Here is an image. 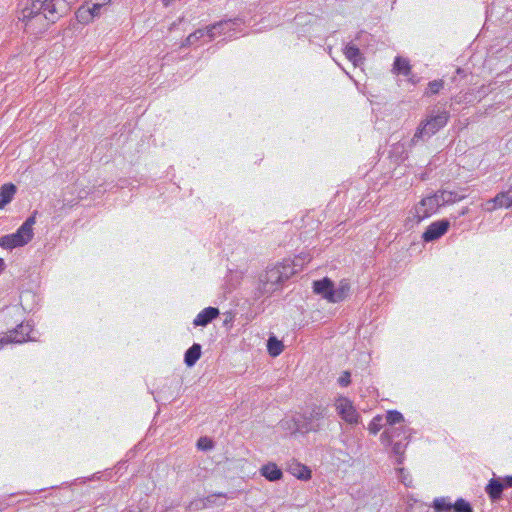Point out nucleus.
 I'll use <instances>...</instances> for the list:
<instances>
[{
  "instance_id": "36",
  "label": "nucleus",
  "mask_w": 512,
  "mask_h": 512,
  "mask_svg": "<svg viewBox=\"0 0 512 512\" xmlns=\"http://www.w3.org/2000/svg\"><path fill=\"white\" fill-rule=\"evenodd\" d=\"M351 373L349 371H344L342 375L338 379V383L342 387H347L351 383Z\"/></svg>"
},
{
  "instance_id": "2",
  "label": "nucleus",
  "mask_w": 512,
  "mask_h": 512,
  "mask_svg": "<svg viewBox=\"0 0 512 512\" xmlns=\"http://www.w3.org/2000/svg\"><path fill=\"white\" fill-rule=\"evenodd\" d=\"M36 222V212L29 216L15 233L0 237V247L12 250L29 243L33 238V225Z\"/></svg>"
},
{
  "instance_id": "34",
  "label": "nucleus",
  "mask_w": 512,
  "mask_h": 512,
  "mask_svg": "<svg viewBox=\"0 0 512 512\" xmlns=\"http://www.w3.org/2000/svg\"><path fill=\"white\" fill-rule=\"evenodd\" d=\"M431 507L421 502L415 501L410 505L408 512H430Z\"/></svg>"
},
{
  "instance_id": "6",
  "label": "nucleus",
  "mask_w": 512,
  "mask_h": 512,
  "mask_svg": "<svg viewBox=\"0 0 512 512\" xmlns=\"http://www.w3.org/2000/svg\"><path fill=\"white\" fill-rule=\"evenodd\" d=\"M32 328L29 323H21L15 329L4 335H0V350L4 349L7 344L23 343L34 338L30 335Z\"/></svg>"
},
{
  "instance_id": "20",
  "label": "nucleus",
  "mask_w": 512,
  "mask_h": 512,
  "mask_svg": "<svg viewBox=\"0 0 512 512\" xmlns=\"http://www.w3.org/2000/svg\"><path fill=\"white\" fill-rule=\"evenodd\" d=\"M261 475L269 481H278L283 477V472L274 463H268L261 468Z\"/></svg>"
},
{
  "instance_id": "7",
  "label": "nucleus",
  "mask_w": 512,
  "mask_h": 512,
  "mask_svg": "<svg viewBox=\"0 0 512 512\" xmlns=\"http://www.w3.org/2000/svg\"><path fill=\"white\" fill-rule=\"evenodd\" d=\"M440 207H442V205L440 204L437 192L431 196L423 198L415 207L417 222L430 217L432 214L436 213Z\"/></svg>"
},
{
  "instance_id": "13",
  "label": "nucleus",
  "mask_w": 512,
  "mask_h": 512,
  "mask_svg": "<svg viewBox=\"0 0 512 512\" xmlns=\"http://www.w3.org/2000/svg\"><path fill=\"white\" fill-rule=\"evenodd\" d=\"M334 283L331 279L325 277L322 280L314 281L313 290L316 294L322 295L323 298L332 303V292Z\"/></svg>"
},
{
  "instance_id": "25",
  "label": "nucleus",
  "mask_w": 512,
  "mask_h": 512,
  "mask_svg": "<svg viewBox=\"0 0 512 512\" xmlns=\"http://www.w3.org/2000/svg\"><path fill=\"white\" fill-rule=\"evenodd\" d=\"M452 507L453 503H451L448 497L436 498L433 502V512H449L452 510Z\"/></svg>"
},
{
  "instance_id": "44",
  "label": "nucleus",
  "mask_w": 512,
  "mask_h": 512,
  "mask_svg": "<svg viewBox=\"0 0 512 512\" xmlns=\"http://www.w3.org/2000/svg\"><path fill=\"white\" fill-rule=\"evenodd\" d=\"M162 3H163V5H164V6H166V7H167V6H169V5H170L171 0H162Z\"/></svg>"
},
{
  "instance_id": "15",
  "label": "nucleus",
  "mask_w": 512,
  "mask_h": 512,
  "mask_svg": "<svg viewBox=\"0 0 512 512\" xmlns=\"http://www.w3.org/2000/svg\"><path fill=\"white\" fill-rule=\"evenodd\" d=\"M288 471L300 480L307 481L311 479V470L304 464L295 460L288 464Z\"/></svg>"
},
{
  "instance_id": "1",
  "label": "nucleus",
  "mask_w": 512,
  "mask_h": 512,
  "mask_svg": "<svg viewBox=\"0 0 512 512\" xmlns=\"http://www.w3.org/2000/svg\"><path fill=\"white\" fill-rule=\"evenodd\" d=\"M292 268L285 267L282 262L268 266L259 274L256 287L257 297H269L274 292L282 289L284 283L292 277Z\"/></svg>"
},
{
  "instance_id": "31",
  "label": "nucleus",
  "mask_w": 512,
  "mask_h": 512,
  "mask_svg": "<svg viewBox=\"0 0 512 512\" xmlns=\"http://www.w3.org/2000/svg\"><path fill=\"white\" fill-rule=\"evenodd\" d=\"M206 34L205 29H198L195 32L191 33L185 40V45H193L197 40L204 37Z\"/></svg>"
},
{
  "instance_id": "4",
  "label": "nucleus",
  "mask_w": 512,
  "mask_h": 512,
  "mask_svg": "<svg viewBox=\"0 0 512 512\" xmlns=\"http://www.w3.org/2000/svg\"><path fill=\"white\" fill-rule=\"evenodd\" d=\"M325 408L320 405H313L309 413H297L300 425V434L318 432L322 429V422L325 417Z\"/></svg>"
},
{
  "instance_id": "45",
  "label": "nucleus",
  "mask_w": 512,
  "mask_h": 512,
  "mask_svg": "<svg viewBox=\"0 0 512 512\" xmlns=\"http://www.w3.org/2000/svg\"><path fill=\"white\" fill-rule=\"evenodd\" d=\"M270 355H271V356H273V357H276V356H278L279 354L273 353V354H270Z\"/></svg>"
},
{
  "instance_id": "11",
  "label": "nucleus",
  "mask_w": 512,
  "mask_h": 512,
  "mask_svg": "<svg viewBox=\"0 0 512 512\" xmlns=\"http://www.w3.org/2000/svg\"><path fill=\"white\" fill-rule=\"evenodd\" d=\"M512 206V189L498 193L494 198L485 203V210L494 211L499 208H509Z\"/></svg>"
},
{
  "instance_id": "17",
  "label": "nucleus",
  "mask_w": 512,
  "mask_h": 512,
  "mask_svg": "<svg viewBox=\"0 0 512 512\" xmlns=\"http://www.w3.org/2000/svg\"><path fill=\"white\" fill-rule=\"evenodd\" d=\"M278 425L282 430L288 432L291 435H295L297 433L300 434V425L297 414L290 417H285L279 422Z\"/></svg>"
},
{
  "instance_id": "43",
  "label": "nucleus",
  "mask_w": 512,
  "mask_h": 512,
  "mask_svg": "<svg viewBox=\"0 0 512 512\" xmlns=\"http://www.w3.org/2000/svg\"><path fill=\"white\" fill-rule=\"evenodd\" d=\"M5 268V262L2 258H0V272H2Z\"/></svg>"
},
{
  "instance_id": "8",
  "label": "nucleus",
  "mask_w": 512,
  "mask_h": 512,
  "mask_svg": "<svg viewBox=\"0 0 512 512\" xmlns=\"http://www.w3.org/2000/svg\"><path fill=\"white\" fill-rule=\"evenodd\" d=\"M401 434V429L392 428L386 429L380 436V439L385 445H392V452L399 456L397 462L400 464L402 462V455L404 453L406 444H403L401 441H394L396 437H399Z\"/></svg>"
},
{
  "instance_id": "14",
  "label": "nucleus",
  "mask_w": 512,
  "mask_h": 512,
  "mask_svg": "<svg viewBox=\"0 0 512 512\" xmlns=\"http://www.w3.org/2000/svg\"><path fill=\"white\" fill-rule=\"evenodd\" d=\"M220 312L218 308L215 307H207L204 308L194 319V326H202L205 327L209 323H211L214 319L219 316Z\"/></svg>"
},
{
  "instance_id": "38",
  "label": "nucleus",
  "mask_w": 512,
  "mask_h": 512,
  "mask_svg": "<svg viewBox=\"0 0 512 512\" xmlns=\"http://www.w3.org/2000/svg\"><path fill=\"white\" fill-rule=\"evenodd\" d=\"M398 472H399V477L401 479V482L405 485V486H410L411 484V479H408V475L406 474L404 468H399L398 469Z\"/></svg>"
},
{
  "instance_id": "37",
  "label": "nucleus",
  "mask_w": 512,
  "mask_h": 512,
  "mask_svg": "<svg viewBox=\"0 0 512 512\" xmlns=\"http://www.w3.org/2000/svg\"><path fill=\"white\" fill-rule=\"evenodd\" d=\"M184 362L188 367H192L200 358L202 354H184Z\"/></svg>"
},
{
  "instance_id": "40",
  "label": "nucleus",
  "mask_w": 512,
  "mask_h": 512,
  "mask_svg": "<svg viewBox=\"0 0 512 512\" xmlns=\"http://www.w3.org/2000/svg\"><path fill=\"white\" fill-rule=\"evenodd\" d=\"M407 77V80L412 84V85H416L418 82H419V77H417L416 75H414L412 72L409 76H406Z\"/></svg>"
},
{
  "instance_id": "26",
  "label": "nucleus",
  "mask_w": 512,
  "mask_h": 512,
  "mask_svg": "<svg viewBox=\"0 0 512 512\" xmlns=\"http://www.w3.org/2000/svg\"><path fill=\"white\" fill-rule=\"evenodd\" d=\"M114 0H91V10L98 16L102 15L104 12L107 11V7L113 2Z\"/></svg>"
},
{
  "instance_id": "41",
  "label": "nucleus",
  "mask_w": 512,
  "mask_h": 512,
  "mask_svg": "<svg viewBox=\"0 0 512 512\" xmlns=\"http://www.w3.org/2000/svg\"><path fill=\"white\" fill-rule=\"evenodd\" d=\"M186 352H201V345L194 343L190 348L186 350Z\"/></svg>"
},
{
  "instance_id": "39",
  "label": "nucleus",
  "mask_w": 512,
  "mask_h": 512,
  "mask_svg": "<svg viewBox=\"0 0 512 512\" xmlns=\"http://www.w3.org/2000/svg\"><path fill=\"white\" fill-rule=\"evenodd\" d=\"M501 480L504 486V490L512 488V476L501 477Z\"/></svg>"
},
{
  "instance_id": "42",
  "label": "nucleus",
  "mask_w": 512,
  "mask_h": 512,
  "mask_svg": "<svg viewBox=\"0 0 512 512\" xmlns=\"http://www.w3.org/2000/svg\"><path fill=\"white\" fill-rule=\"evenodd\" d=\"M469 212L468 207L463 208L459 213L458 216H464Z\"/></svg>"
},
{
  "instance_id": "33",
  "label": "nucleus",
  "mask_w": 512,
  "mask_h": 512,
  "mask_svg": "<svg viewBox=\"0 0 512 512\" xmlns=\"http://www.w3.org/2000/svg\"><path fill=\"white\" fill-rule=\"evenodd\" d=\"M214 447V442L209 437H200L197 441V448L202 451L211 450Z\"/></svg>"
},
{
  "instance_id": "18",
  "label": "nucleus",
  "mask_w": 512,
  "mask_h": 512,
  "mask_svg": "<svg viewBox=\"0 0 512 512\" xmlns=\"http://www.w3.org/2000/svg\"><path fill=\"white\" fill-rule=\"evenodd\" d=\"M412 66L407 58L397 56L393 63L392 72L395 74L409 76L411 74Z\"/></svg>"
},
{
  "instance_id": "10",
  "label": "nucleus",
  "mask_w": 512,
  "mask_h": 512,
  "mask_svg": "<svg viewBox=\"0 0 512 512\" xmlns=\"http://www.w3.org/2000/svg\"><path fill=\"white\" fill-rule=\"evenodd\" d=\"M449 225L450 223L446 219L431 223L422 235L423 240L431 242L439 239L447 232Z\"/></svg>"
},
{
  "instance_id": "28",
  "label": "nucleus",
  "mask_w": 512,
  "mask_h": 512,
  "mask_svg": "<svg viewBox=\"0 0 512 512\" xmlns=\"http://www.w3.org/2000/svg\"><path fill=\"white\" fill-rule=\"evenodd\" d=\"M404 421L403 415L397 410H390L386 414V423L389 425H395Z\"/></svg>"
},
{
  "instance_id": "22",
  "label": "nucleus",
  "mask_w": 512,
  "mask_h": 512,
  "mask_svg": "<svg viewBox=\"0 0 512 512\" xmlns=\"http://www.w3.org/2000/svg\"><path fill=\"white\" fill-rule=\"evenodd\" d=\"M437 195L442 206L453 204L465 198V195H460L457 192L447 190H439L437 191Z\"/></svg>"
},
{
  "instance_id": "23",
  "label": "nucleus",
  "mask_w": 512,
  "mask_h": 512,
  "mask_svg": "<svg viewBox=\"0 0 512 512\" xmlns=\"http://www.w3.org/2000/svg\"><path fill=\"white\" fill-rule=\"evenodd\" d=\"M344 54H345L346 58L349 61H351L354 65H358V63L362 62V60H363L360 49L352 43H348L345 46Z\"/></svg>"
},
{
  "instance_id": "21",
  "label": "nucleus",
  "mask_w": 512,
  "mask_h": 512,
  "mask_svg": "<svg viewBox=\"0 0 512 512\" xmlns=\"http://www.w3.org/2000/svg\"><path fill=\"white\" fill-rule=\"evenodd\" d=\"M95 17H99L91 10V4L86 3L78 8L76 11V18L80 23L87 24L91 22Z\"/></svg>"
},
{
  "instance_id": "24",
  "label": "nucleus",
  "mask_w": 512,
  "mask_h": 512,
  "mask_svg": "<svg viewBox=\"0 0 512 512\" xmlns=\"http://www.w3.org/2000/svg\"><path fill=\"white\" fill-rule=\"evenodd\" d=\"M348 292H349V285L348 283H345V282H341L339 287L338 288H334L333 287V294L331 295L332 296V303H338V302H341L343 301L347 295H348Z\"/></svg>"
},
{
  "instance_id": "30",
  "label": "nucleus",
  "mask_w": 512,
  "mask_h": 512,
  "mask_svg": "<svg viewBox=\"0 0 512 512\" xmlns=\"http://www.w3.org/2000/svg\"><path fill=\"white\" fill-rule=\"evenodd\" d=\"M383 417L381 415L375 416L369 423L368 430L371 434L376 435L383 426Z\"/></svg>"
},
{
  "instance_id": "29",
  "label": "nucleus",
  "mask_w": 512,
  "mask_h": 512,
  "mask_svg": "<svg viewBox=\"0 0 512 512\" xmlns=\"http://www.w3.org/2000/svg\"><path fill=\"white\" fill-rule=\"evenodd\" d=\"M268 352H282L284 349L283 342L278 340L275 336H270L267 341Z\"/></svg>"
},
{
  "instance_id": "16",
  "label": "nucleus",
  "mask_w": 512,
  "mask_h": 512,
  "mask_svg": "<svg viewBox=\"0 0 512 512\" xmlns=\"http://www.w3.org/2000/svg\"><path fill=\"white\" fill-rule=\"evenodd\" d=\"M311 258L309 255L300 254L297 255L294 259H285L282 261L285 267L289 266L292 270V276L301 271L304 265L310 262Z\"/></svg>"
},
{
  "instance_id": "35",
  "label": "nucleus",
  "mask_w": 512,
  "mask_h": 512,
  "mask_svg": "<svg viewBox=\"0 0 512 512\" xmlns=\"http://www.w3.org/2000/svg\"><path fill=\"white\" fill-rule=\"evenodd\" d=\"M22 20L25 21V29L27 31H31L32 33H37V31H35V29H34V24L35 23L39 22V23L42 24V28H45V24L42 23L44 20H46L44 17H42V19H39V18L38 19H33V21H32L30 26H27L29 18H24V14L23 13H22ZM38 32H41V29H38Z\"/></svg>"
},
{
  "instance_id": "5",
  "label": "nucleus",
  "mask_w": 512,
  "mask_h": 512,
  "mask_svg": "<svg viewBox=\"0 0 512 512\" xmlns=\"http://www.w3.org/2000/svg\"><path fill=\"white\" fill-rule=\"evenodd\" d=\"M242 24H244V19L240 17L221 20L210 26H207L206 34L210 41L220 35H225L229 38H232L235 37L236 33L238 32L237 27L241 26Z\"/></svg>"
},
{
  "instance_id": "19",
  "label": "nucleus",
  "mask_w": 512,
  "mask_h": 512,
  "mask_svg": "<svg viewBox=\"0 0 512 512\" xmlns=\"http://www.w3.org/2000/svg\"><path fill=\"white\" fill-rule=\"evenodd\" d=\"M16 191L17 188L12 183H6L0 188V209L12 201Z\"/></svg>"
},
{
  "instance_id": "9",
  "label": "nucleus",
  "mask_w": 512,
  "mask_h": 512,
  "mask_svg": "<svg viewBox=\"0 0 512 512\" xmlns=\"http://www.w3.org/2000/svg\"><path fill=\"white\" fill-rule=\"evenodd\" d=\"M336 409L341 418L346 422L350 424L358 423L360 415L358 414L352 402L348 398H339L336 403Z\"/></svg>"
},
{
  "instance_id": "27",
  "label": "nucleus",
  "mask_w": 512,
  "mask_h": 512,
  "mask_svg": "<svg viewBox=\"0 0 512 512\" xmlns=\"http://www.w3.org/2000/svg\"><path fill=\"white\" fill-rule=\"evenodd\" d=\"M453 512H473L471 504L463 498H459L453 503Z\"/></svg>"
},
{
  "instance_id": "12",
  "label": "nucleus",
  "mask_w": 512,
  "mask_h": 512,
  "mask_svg": "<svg viewBox=\"0 0 512 512\" xmlns=\"http://www.w3.org/2000/svg\"><path fill=\"white\" fill-rule=\"evenodd\" d=\"M503 491L504 486L501 477H496L495 475L488 481L485 487V492L492 502L499 501L502 498Z\"/></svg>"
},
{
  "instance_id": "3",
  "label": "nucleus",
  "mask_w": 512,
  "mask_h": 512,
  "mask_svg": "<svg viewBox=\"0 0 512 512\" xmlns=\"http://www.w3.org/2000/svg\"><path fill=\"white\" fill-rule=\"evenodd\" d=\"M449 117V112L445 110L428 116L425 121L420 123L412 138V142L416 143L420 139L434 135L447 124Z\"/></svg>"
},
{
  "instance_id": "32",
  "label": "nucleus",
  "mask_w": 512,
  "mask_h": 512,
  "mask_svg": "<svg viewBox=\"0 0 512 512\" xmlns=\"http://www.w3.org/2000/svg\"><path fill=\"white\" fill-rule=\"evenodd\" d=\"M444 82L443 80H433L428 84V90L425 92V95H434L437 94L440 89L443 88Z\"/></svg>"
}]
</instances>
